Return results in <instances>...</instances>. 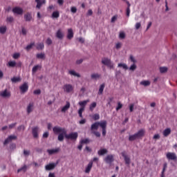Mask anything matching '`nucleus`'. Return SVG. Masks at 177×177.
<instances>
[{
	"instance_id": "40",
	"label": "nucleus",
	"mask_w": 177,
	"mask_h": 177,
	"mask_svg": "<svg viewBox=\"0 0 177 177\" xmlns=\"http://www.w3.org/2000/svg\"><path fill=\"white\" fill-rule=\"evenodd\" d=\"M37 59H45V54L44 53H38L36 55Z\"/></svg>"
},
{
	"instance_id": "5",
	"label": "nucleus",
	"mask_w": 177,
	"mask_h": 177,
	"mask_svg": "<svg viewBox=\"0 0 177 177\" xmlns=\"http://www.w3.org/2000/svg\"><path fill=\"white\" fill-rule=\"evenodd\" d=\"M104 161L106 162V164H111L114 162V155H112V154L107 155L104 158Z\"/></svg>"
},
{
	"instance_id": "52",
	"label": "nucleus",
	"mask_w": 177,
	"mask_h": 177,
	"mask_svg": "<svg viewBox=\"0 0 177 177\" xmlns=\"http://www.w3.org/2000/svg\"><path fill=\"white\" fill-rule=\"evenodd\" d=\"M13 59H19L20 57V53H15L12 55Z\"/></svg>"
},
{
	"instance_id": "50",
	"label": "nucleus",
	"mask_w": 177,
	"mask_h": 177,
	"mask_svg": "<svg viewBox=\"0 0 177 177\" xmlns=\"http://www.w3.org/2000/svg\"><path fill=\"white\" fill-rule=\"evenodd\" d=\"M119 38H120V39H124V38H125V33L124 32H120Z\"/></svg>"
},
{
	"instance_id": "12",
	"label": "nucleus",
	"mask_w": 177,
	"mask_h": 177,
	"mask_svg": "<svg viewBox=\"0 0 177 177\" xmlns=\"http://www.w3.org/2000/svg\"><path fill=\"white\" fill-rule=\"evenodd\" d=\"M13 13H15V15H23V8H21L20 7H15L12 9Z\"/></svg>"
},
{
	"instance_id": "22",
	"label": "nucleus",
	"mask_w": 177,
	"mask_h": 177,
	"mask_svg": "<svg viewBox=\"0 0 177 177\" xmlns=\"http://www.w3.org/2000/svg\"><path fill=\"white\" fill-rule=\"evenodd\" d=\"M38 127H35L32 129V133L33 135V137L35 138H38Z\"/></svg>"
},
{
	"instance_id": "37",
	"label": "nucleus",
	"mask_w": 177,
	"mask_h": 177,
	"mask_svg": "<svg viewBox=\"0 0 177 177\" xmlns=\"http://www.w3.org/2000/svg\"><path fill=\"white\" fill-rule=\"evenodd\" d=\"M92 118L95 121H97V120L100 119V115L98 113H95V114L93 115Z\"/></svg>"
},
{
	"instance_id": "14",
	"label": "nucleus",
	"mask_w": 177,
	"mask_h": 177,
	"mask_svg": "<svg viewBox=\"0 0 177 177\" xmlns=\"http://www.w3.org/2000/svg\"><path fill=\"white\" fill-rule=\"evenodd\" d=\"M101 129L102 131V136H106V133H107V121H105L104 124H101Z\"/></svg>"
},
{
	"instance_id": "48",
	"label": "nucleus",
	"mask_w": 177,
	"mask_h": 177,
	"mask_svg": "<svg viewBox=\"0 0 177 177\" xmlns=\"http://www.w3.org/2000/svg\"><path fill=\"white\" fill-rule=\"evenodd\" d=\"M13 20H14L13 17H7L6 21L8 23H12Z\"/></svg>"
},
{
	"instance_id": "16",
	"label": "nucleus",
	"mask_w": 177,
	"mask_h": 177,
	"mask_svg": "<svg viewBox=\"0 0 177 177\" xmlns=\"http://www.w3.org/2000/svg\"><path fill=\"white\" fill-rule=\"evenodd\" d=\"M34 110V102H30L27 106L26 111L28 114H30Z\"/></svg>"
},
{
	"instance_id": "26",
	"label": "nucleus",
	"mask_w": 177,
	"mask_h": 177,
	"mask_svg": "<svg viewBox=\"0 0 177 177\" xmlns=\"http://www.w3.org/2000/svg\"><path fill=\"white\" fill-rule=\"evenodd\" d=\"M169 135H171V129L167 128L163 131V136L167 138V136H169Z\"/></svg>"
},
{
	"instance_id": "30",
	"label": "nucleus",
	"mask_w": 177,
	"mask_h": 177,
	"mask_svg": "<svg viewBox=\"0 0 177 177\" xmlns=\"http://www.w3.org/2000/svg\"><path fill=\"white\" fill-rule=\"evenodd\" d=\"M100 77H102V75L99 73H93L91 75L92 80H99V78H100Z\"/></svg>"
},
{
	"instance_id": "43",
	"label": "nucleus",
	"mask_w": 177,
	"mask_h": 177,
	"mask_svg": "<svg viewBox=\"0 0 177 177\" xmlns=\"http://www.w3.org/2000/svg\"><path fill=\"white\" fill-rule=\"evenodd\" d=\"M118 67H122L124 70H128V66L125 64H118Z\"/></svg>"
},
{
	"instance_id": "8",
	"label": "nucleus",
	"mask_w": 177,
	"mask_h": 177,
	"mask_svg": "<svg viewBox=\"0 0 177 177\" xmlns=\"http://www.w3.org/2000/svg\"><path fill=\"white\" fill-rule=\"evenodd\" d=\"M19 89L21 93H26V92L28 91V84L27 82H24L22 85L19 86Z\"/></svg>"
},
{
	"instance_id": "56",
	"label": "nucleus",
	"mask_w": 177,
	"mask_h": 177,
	"mask_svg": "<svg viewBox=\"0 0 177 177\" xmlns=\"http://www.w3.org/2000/svg\"><path fill=\"white\" fill-rule=\"evenodd\" d=\"M49 136V133L48 131L45 132L44 134H43V138L44 139H46L47 138H48Z\"/></svg>"
},
{
	"instance_id": "20",
	"label": "nucleus",
	"mask_w": 177,
	"mask_h": 177,
	"mask_svg": "<svg viewBox=\"0 0 177 177\" xmlns=\"http://www.w3.org/2000/svg\"><path fill=\"white\" fill-rule=\"evenodd\" d=\"M56 37L58 38V39H63V37H64V35L62 32V30L59 29L56 32Z\"/></svg>"
},
{
	"instance_id": "28",
	"label": "nucleus",
	"mask_w": 177,
	"mask_h": 177,
	"mask_svg": "<svg viewBox=\"0 0 177 177\" xmlns=\"http://www.w3.org/2000/svg\"><path fill=\"white\" fill-rule=\"evenodd\" d=\"M104 86H106V84L104 83L100 85L99 91H98V95H103V91H104Z\"/></svg>"
},
{
	"instance_id": "33",
	"label": "nucleus",
	"mask_w": 177,
	"mask_h": 177,
	"mask_svg": "<svg viewBox=\"0 0 177 177\" xmlns=\"http://www.w3.org/2000/svg\"><path fill=\"white\" fill-rule=\"evenodd\" d=\"M96 106H97L96 102L91 103L89 106L90 111H93V110H95V108L96 107Z\"/></svg>"
},
{
	"instance_id": "2",
	"label": "nucleus",
	"mask_w": 177,
	"mask_h": 177,
	"mask_svg": "<svg viewBox=\"0 0 177 177\" xmlns=\"http://www.w3.org/2000/svg\"><path fill=\"white\" fill-rule=\"evenodd\" d=\"M106 122V120H102L101 122H96L91 124V131H97L99 129V127L102 128V125H104V124Z\"/></svg>"
},
{
	"instance_id": "61",
	"label": "nucleus",
	"mask_w": 177,
	"mask_h": 177,
	"mask_svg": "<svg viewBox=\"0 0 177 177\" xmlns=\"http://www.w3.org/2000/svg\"><path fill=\"white\" fill-rule=\"evenodd\" d=\"M72 13H77V8L75 7H72L71 9Z\"/></svg>"
},
{
	"instance_id": "46",
	"label": "nucleus",
	"mask_w": 177,
	"mask_h": 177,
	"mask_svg": "<svg viewBox=\"0 0 177 177\" xmlns=\"http://www.w3.org/2000/svg\"><path fill=\"white\" fill-rule=\"evenodd\" d=\"M84 108H80L78 111V114H79V117H80V118H82V113L84 112Z\"/></svg>"
},
{
	"instance_id": "36",
	"label": "nucleus",
	"mask_w": 177,
	"mask_h": 177,
	"mask_svg": "<svg viewBox=\"0 0 177 177\" xmlns=\"http://www.w3.org/2000/svg\"><path fill=\"white\" fill-rule=\"evenodd\" d=\"M8 67H16V62L15 61H10L8 63Z\"/></svg>"
},
{
	"instance_id": "53",
	"label": "nucleus",
	"mask_w": 177,
	"mask_h": 177,
	"mask_svg": "<svg viewBox=\"0 0 177 177\" xmlns=\"http://www.w3.org/2000/svg\"><path fill=\"white\" fill-rule=\"evenodd\" d=\"M93 133L97 137V138H100V133L99 131H93Z\"/></svg>"
},
{
	"instance_id": "60",
	"label": "nucleus",
	"mask_w": 177,
	"mask_h": 177,
	"mask_svg": "<svg viewBox=\"0 0 177 177\" xmlns=\"http://www.w3.org/2000/svg\"><path fill=\"white\" fill-rule=\"evenodd\" d=\"M140 26H141L140 22H138V23L136 24V30H139V29L140 28Z\"/></svg>"
},
{
	"instance_id": "58",
	"label": "nucleus",
	"mask_w": 177,
	"mask_h": 177,
	"mask_svg": "<svg viewBox=\"0 0 177 177\" xmlns=\"http://www.w3.org/2000/svg\"><path fill=\"white\" fill-rule=\"evenodd\" d=\"M16 125H17V123H12L11 124L9 125V128L10 129H12V128H15L16 127Z\"/></svg>"
},
{
	"instance_id": "54",
	"label": "nucleus",
	"mask_w": 177,
	"mask_h": 177,
	"mask_svg": "<svg viewBox=\"0 0 177 177\" xmlns=\"http://www.w3.org/2000/svg\"><path fill=\"white\" fill-rule=\"evenodd\" d=\"M17 129L19 131H24V129H26V127H24V125H21V126L17 127Z\"/></svg>"
},
{
	"instance_id": "51",
	"label": "nucleus",
	"mask_w": 177,
	"mask_h": 177,
	"mask_svg": "<svg viewBox=\"0 0 177 177\" xmlns=\"http://www.w3.org/2000/svg\"><path fill=\"white\" fill-rule=\"evenodd\" d=\"M126 15L127 17H129V15H131V8H127L126 10Z\"/></svg>"
},
{
	"instance_id": "44",
	"label": "nucleus",
	"mask_w": 177,
	"mask_h": 177,
	"mask_svg": "<svg viewBox=\"0 0 177 177\" xmlns=\"http://www.w3.org/2000/svg\"><path fill=\"white\" fill-rule=\"evenodd\" d=\"M80 142L82 143V145H87V143H89V139L88 138L83 139L80 141Z\"/></svg>"
},
{
	"instance_id": "39",
	"label": "nucleus",
	"mask_w": 177,
	"mask_h": 177,
	"mask_svg": "<svg viewBox=\"0 0 177 177\" xmlns=\"http://www.w3.org/2000/svg\"><path fill=\"white\" fill-rule=\"evenodd\" d=\"M69 74H71V75H74V77H81V75H80V74L75 73V71H69Z\"/></svg>"
},
{
	"instance_id": "62",
	"label": "nucleus",
	"mask_w": 177,
	"mask_h": 177,
	"mask_svg": "<svg viewBox=\"0 0 177 177\" xmlns=\"http://www.w3.org/2000/svg\"><path fill=\"white\" fill-rule=\"evenodd\" d=\"M24 156H30V151L24 150Z\"/></svg>"
},
{
	"instance_id": "27",
	"label": "nucleus",
	"mask_w": 177,
	"mask_h": 177,
	"mask_svg": "<svg viewBox=\"0 0 177 177\" xmlns=\"http://www.w3.org/2000/svg\"><path fill=\"white\" fill-rule=\"evenodd\" d=\"M44 48H45L44 43H38L36 44V48L37 49V50H42Z\"/></svg>"
},
{
	"instance_id": "18",
	"label": "nucleus",
	"mask_w": 177,
	"mask_h": 177,
	"mask_svg": "<svg viewBox=\"0 0 177 177\" xmlns=\"http://www.w3.org/2000/svg\"><path fill=\"white\" fill-rule=\"evenodd\" d=\"M35 2L37 3L36 8L37 9H41V6L45 3V0H35Z\"/></svg>"
},
{
	"instance_id": "25",
	"label": "nucleus",
	"mask_w": 177,
	"mask_h": 177,
	"mask_svg": "<svg viewBox=\"0 0 177 177\" xmlns=\"http://www.w3.org/2000/svg\"><path fill=\"white\" fill-rule=\"evenodd\" d=\"M70 109V102H67L66 104L61 109L62 113H66Z\"/></svg>"
},
{
	"instance_id": "49",
	"label": "nucleus",
	"mask_w": 177,
	"mask_h": 177,
	"mask_svg": "<svg viewBox=\"0 0 177 177\" xmlns=\"http://www.w3.org/2000/svg\"><path fill=\"white\" fill-rule=\"evenodd\" d=\"M120 109H122V104H121V102H118V106L116 107V111H118Z\"/></svg>"
},
{
	"instance_id": "57",
	"label": "nucleus",
	"mask_w": 177,
	"mask_h": 177,
	"mask_svg": "<svg viewBox=\"0 0 177 177\" xmlns=\"http://www.w3.org/2000/svg\"><path fill=\"white\" fill-rule=\"evenodd\" d=\"M167 167H168V165L167 164V162L164 163L163 169H162L163 172H165V171L167 170Z\"/></svg>"
},
{
	"instance_id": "59",
	"label": "nucleus",
	"mask_w": 177,
	"mask_h": 177,
	"mask_svg": "<svg viewBox=\"0 0 177 177\" xmlns=\"http://www.w3.org/2000/svg\"><path fill=\"white\" fill-rule=\"evenodd\" d=\"M47 45H52V39L50 38H48L46 40Z\"/></svg>"
},
{
	"instance_id": "19",
	"label": "nucleus",
	"mask_w": 177,
	"mask_h": 177,
	"mask_svg": "<svg viewBox=\"0 0 177 177\" xmlns=\"http://www.w3.org/2000/svg\"><path fill=\"white\" fill-rule=\"evenodd\" d=\"M73 37H74V32H73V29L71 28L68 29V35H67L68 39H72Z\"/></svg>"
},
{
	"instance_id": "1",
	"label": "nucleus",
	"mask_w": 177,
	"mask_h": 177,
	"mask_svg": "<svg viewBox=\"0 0 177 177\" xmlns=\"http://www.w3.org/2000/svg\"><path fill=\"white\" fill-rule=\"evenodd\" d=\"M53 131L55 135H58L59 142H63L64 140V137L66 139H71V140H75L78 138V133L74 132L67 134V130L66 128L54 127L53 128Z\"/></svg>"
},
{
	"instance_id": "24",
	"label": "nucleus",
	"mask_w": 177,
	"mask_h": 177,
	"mask_svg": "<svg viewBox=\"0 0 177 177\" xmlns=\"http://www.w3.org/2000/svg\"><path fill=\"white\" fill-rule=\"evenodd\" d=\"M107 153H109V151L106 149H101L97 151L98 156H104Z\"/></svg>"
},
{
	"instance_id": "45",
	"label": "nucleus",
	"mask_w": 177,
	"mask_h": 177,
	"mask_svg": "<svg viewBox=\"0 0 177 177\" xmlns=\"http://www.w3.org/2000/svg\"><path fill=\"white\" fill-rule=\"evenodd\" d=\"M167 71H168V68L167 67H160V73H167Z\"/></svg>"
},
{
	"instance_id": "4",
	"label": "nucleus",
	"mask_w": 177,
	"mask_h": 177,
	"mask_svg": "<svg viewBox=\"0 0 177 177\" xmlns=\"http://www.w3.org/2000/svg\"><path fill=\"white\" fill-rule=\"evenodd\" d=\"M102 64H104V66H107V67H109V68H114V65L113 64V63H111V59H109V58H104L102 60Z\"/></svg>"
},
{
	"instance_id": "47",
	"label": "nucleus",
	"mask_w": 177,
	"mask_h": 177,
	"mask_svg": "<svg viewBox=\"0 0 177 177\" xmlns=\"http://www.w3.org/2000/svg\"><path fill=\"white\" fill-rule=\"evenodd\" d=\"M129 70L131 71H135V70H136V65L135 64H133V65H131L129 68Z\"/></svg>"
},
{
	"instance_id": "29",
	"label": "nucleus",
	"mask_w": 177,
	"mask_h": 177,
	"mask_svg": "<svg viewBox=\"0 0 177 177\" xmlns=\"http://www.w3.org/2000/svg\"><path fill=\"white\" fill-rule=\"evenodd\" d=\"M60 17V13L59 11H55L52 14V18L53 19H59Z\"/></svg>"
},
{
	"instance_id": "64",
	"label": "nucleus",
	"mask_w": 177,
	"mask_h": 177,
	"mask_svg": "<svg viewBox=\"0 0 177 177\" xmlns=\"http://www.w3.org/2000/svg\"><path fill=\"white\" fill-rule=\"evenodd\" d=\"M153 139H160V134H155L153 136Z\"/></svg>"
},
{
	"instance_id": "6",
	"label": "nucleus",
	"mask_w": 177,
	"mask_h": 177,
	"mask_svg": "<svg viewBox=\"0 0 177 177\" xmlns=\"http://www.w3.org/2000/svg\"><path fill=\"white\" fill-rule=\"evenodd\" d=\"M63 89L64 92H66V93H70V92H73L74 91V87L71 84H65L63 86Z\"/></svg>"
},
{
	"instance_id": "41",
	"label": "nucleus",
	"mask_w": 177,
	"mask_h": 177,
	"mask_svg": "<svg viewBox=\"0 0 177 177\" xmlns=\"http://www.w3.org/2000/svg\"><path fill=\"white\" fill-rule=\"evenodd\" d=\"M34 45H35V42L30 43L29 45H28L26 47V50H30V49H32V46H34Z\"/></svg>"
},
{
	"instance_id": "13",
	"label": "nucleus",
	"mask_w": 177,
	"mask_h": 177,
	"mask_svg": "<svg viewBox=\"0 0 177 177\" xmlns=\"http://www.w3.org/2000/svg\"><path fill=\"white\" fill-rule=\"evenodd\" d=\"M59 151H60V148L47 149V153H48L49 156L56 154V153H59Z\"/></svg>"
},
{
	"instance_id": "42",
	"label": "nucleus",
	"mask_w": 177,
	"mask_h": 177,
	"mask_svg": "<svg viewBox=\"0 0 177 177\" xmlns=\"http://www.w3.org/2000/svg\"><path fill=\"white\" fill-rule=\"evenodd\" d=\"M6 32V26H2L0 28V34H5Z\"/></svg>"
},
{
	"instance_id": "31",
	"label": "nucleus",
	"mask_w": 177,
	"mask_h": 177,
	"mask_svg": "<svg viewBox=\"0 0 177 177\" xmlns=\"http://www.w3.org/2000/svg\"><path fill=\"white\" fill-rule=\"evenodd\" d=\"M136 139H138V137L136 133L133 135L129 136V140L130 142H133V140H136Z\"/></svg>"
},
{
	"instance_id": "11",
	"label": "nucleus",
	"mask_w": 177,
	"mask_h": 177,
	"mask_svg": "<svg viewBox=\"0 0 177 177\" xmlns=\"http://www.w3.org/2000/svg\"><path fill=\"white\" fill-rule=\"evenodd\" d=\"M145 133H146V131L142 129L136 133V136H137L138 139H140V138H143L145 136Z\"/></svg>"
},
{
	"instance_id": "38",
	"label": "nucleus",
	"mask_w": 177,
	"mask_h": 177,
	"mask_svg": "<svg viewBox=\"0 0 177 177\" xmlns=\"http://www.w3.org/2000/svg\"><path fill=\"white\" fill-rule=\"evenodd\" d=\"M21 171H22L23 172H26V171H27V166H26V165L23 166L22 167H21L20 169H19L17 170V172H18V173H19V172H21Z\"/></svg>"
},
{
	"instance_id": "35",
	"label": "nucleus",
	"mask_w": 177,
	"mask_h": 177,
	"mask_svg": "<svg viewBox=\"0 0 177 177\" xmlns=\"http://www.w3.org/2000/svg\"><path fill=\"white\" fill-rule=\"evenodd\" d=\"M11 81L12 82H20L21 81V79L20 77H14L12 78H11Z\"/></svg>"
},
{
	"instance_id": "55",
	"label": "nucleus",
	"mask_w": 177,
	"mask_h": 177,
	"mask_svg": "<svg viewBox=\"0 0 177 177\" xmlns=\"http://www.w3.org/2000/svg\"><path fill=\"white\" fill-rule=\"evenodd\" d=\"M33 93L35 95H41V90L40 89L35 90Z\"/></svg>"
},
{
	"instance_id": "15",
	"label": "nucleus",
	"mask_w": 177,
	"mask_h": 177,
	"mask_svg": "<svg viewBox=\"0 0 177 177\" xmlns=\"http://www.w3.org/2000/svg\"><path fill=\"white\" fill-rule=\"evenodd\" d=\"M0 96H1V97H10V92L6 89L0 93Z\"/></svg>"
},
{
	"instance_id": "3",
	"label": "nucleus",
	"mask_w": 177,
	"mask_h": 177,
	"mask_svg": "<svg viewBox=\"0 0 177 177\" xmlns=\"http://www.w3.org/2000/svg\"><path fill=\"white\" fill-rule=\"evenodd\" d=\"M166 158H167L169 161H174V162H176L177 161L176 153L174 152H167L166 153Z\"/></svg>"
},
{
	"instance_id": "21",
	"label": "nucleus",
	"mask_w": 177,
	"mask_h": 177,
	"mask_svg": "<svg viewBox=\"0 0 177 177\" xmlns=\"http://www.w3.org/2000/svg\"><path fill=\"white\" fill-rule=\"evenodd\" d=\"M89 100H84L79 102V106H80V109H83V110H85V106L88 103Z\"/></svg>"
},
{
	"instance_id": "7",
	"label": "nucleus",
	"mask_w": 177,
	"mask_h": 177,
	"mask_svg": "<svg viewBox=\"0 0 177 177\" xmlns=\"http://www.w3.org/2000/svg\"><path fill=\"white\" fill-rule=\"evenodd\" d=\"M16 139H17V136H15V135H11L9 136L4 141L3 145H8V143H10V142H12V140H16Z\"/></svg>"
},
{
	"instance_id": "23",
	"label": "nucleus",
	"mask_w": 177,
	"mask_h": 177,
	"mask_svg": "<svg viewBox=\"0 0 177 177\" xmlns=\"http://www.w3.org/2000/svg\"><path fill=\"white\" fill-rule=\"evenodd\" d=\"M24 19L26 21H30V20H32V15L30 12H27L24 15Z\"/></svg>"
},
{
	"instance_id": "9",
	"label": "nucleus",
	"mask_w": 177,
	"mask_h": 177,
	"mask_svg": "<svg viewBox=\"0 0 177 177\" xmlns=\"http://www.w3.org/2000/svg\"><path fill=\"white\" fill-rule=\"evenodd\" d=\"M58 162L56 163H50L47 165H46L45 168L46 171H52V169H55L56 167L57 166Z\"/></svg>"
},
{
	"instance_id": "10",
	"label": "nucleus",
	"mask_w": 177,
	"mask_h": 177,
	"mask_svg": "<svg viewBox=\"0 0 177 177\" xmlns=\"http://www.w3.org/2000/svg\"><path fill=\"white\" fill-rule=\"evenodd\" d=\"M121 154L122 157H124V158L125 164H127V165H129L131 164V158H129V157L127 156V153H125V151L122 152Z\"/></svg>"
},
{
	"instance_id": "34",
	"label": "nucleus",
	"mask_w": 177,
	"mask_h": 177,
	"mask_svg": "<svg viewBox=\"0 0 177 177\" xmlns=\"http://www.w3.org/2000/svg\"><path fill=\"white\" fill-rule=\"evenodd\" d=\"M141 85H143L144 86H149L150 85V81L149 80H144L140 82Z\"/></svg>"
},
{
	"instance_id": "32",
	"label": "nucleus",
	"mask_w": 177,
	"mask_h": 177,
	"mask_svg": "<svg viewBox=\"0 0 177 177\" xmlns=\"http://www.w3.org/2000/svg\"><path fill=\"white\" fill-rule=\"evenodd\" d=\"M39 68H41V66H39V65L35 66L32 69V74H35V72L38 71V70H39Z\"/></svg>"
},
{
	"instance_id": "63",
	"label": "nucleus",
	"mask_w": 177,
	"mask_h": 177,
	"mask_svg": "<svg viewBox=\"0 0 177 177\" xmlns=\"http://www.w3.org/2000/svg\"><path fill=\"white\" fill-rule=\"evenodd\" d=\"M115 20H117V16H113L112 18H111V23H114L115 21Z\"/></svg>"
},
{
	"instance_id": "17",
	"label": "nucleus",
	"mask_w": 177,
	"mask_h": 177,
	"mask_svg": "<svg viewBox=\"0 0 177 177\" xmlns=\"http://www.w3.org/2000/svg\"><path fill=\"white\" fill-rule=\"evenodd\" d=\"M93 166V162H89L87 167H86L85 173L86 174H89L91 172V170L92 169Z\"/></svg>"
}]
</instances>
